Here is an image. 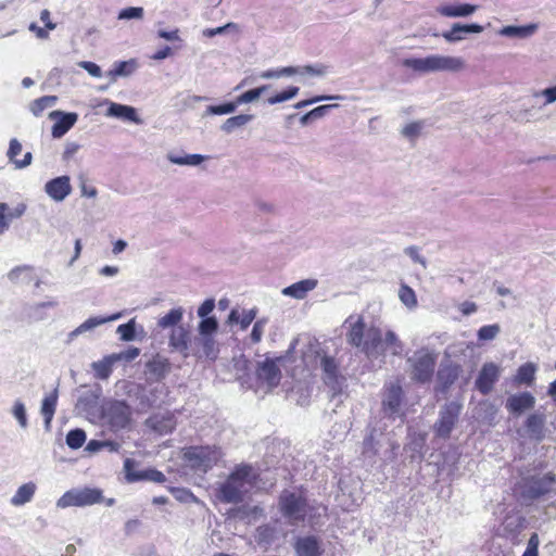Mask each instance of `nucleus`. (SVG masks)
<instances>
[{
	"mask_svg": "<svg viewBox=\"0 0 556 556\" xmlns=\"http://www.w3.org/2000/svg\"><path fill=\"white\" fill-rule=\"evenodd\" d=\"M313 341L309 336L299 337L287 354L278 357H266L257 363V380L269 389L277 387L281 380V369L285 368L292 378L299 380L293 392L300 393L301 380L313 376Z\"/></svg>",
	"mask_w": 556,
	"mask_h": 556,
	"instance_id": "1",
	"label": "nucleus"
},
{
	"mask_svg": "<svg viewBox=\"0 0 556 556\" xmlns=\"http://www.w3.org/2000/svg\"><path fill=\"white\" fill-rule=\"evenodd\" d=\"M257 472L253 466L241 464L236 466L228 478L217 488V497L227 504H238L255 485Z\"/></svg>",
	"mask_w": 556,
	"mask_h": 556,
	"instance_id": "2",
	"label": "nucleus"
},
{
	"mask_svg": "<svg viewBox=\"0 0 556 556\" xmlns=\"http://www.w3.org/2000/svg\"><path fill=\"white\" fill-rule=\"evenodd\" d=\"M403 65L418 73L431 72H458L464 68L462 58L432 54L426 58H408L403 60Z\"/></svg>",
	"mask_w": 556,
	"mask_h": 556,
	"instance_id": "3",
	"label": "nucleus"
},
{
	"mask_svg": "<svg viewBox=\"0 0 556 556\" xmlns=\"http://www.w3.org/2000/svg\"><path fill=\"white\" fill-rule=\"evenodd\" d=\"M223 457L216 446H189L184 450V459L194 471L207 472Z\"/></svg>",
	"mask_w": 556,
	"mask_h": 556,
	"instance_id": "4",
	"label": "nucleus"
},
{
	"mask_svg": "<svg viewBox=\"0 0 556 556\" xmlns=\"http://www.w3.org/2000/svg\"><path fill=\"white\" fill-rule=\"evenodd\" d=\"M103 501V493L98 488H73L66 491L55 503L60 509L68 507L91 506Z\"/></svg>",
	"mask_w": 556,
	"mask_h": 556,
	"instance_id": "5",
	"label": "nucleus"
},
{
	"mask_svg": "<svg viewBox=\"0 0 556 556\" xmlns=\"http://www.w3.org/2000/svg\"><path fill=\"white\" fill-rule=\"evenodd\" d=\"M437 362V354L428 350H419L407 359L410 364V378L425 383L431 380Z\"/></svg>",
	"mask_w": 556,
	"mask_h": 556,
	"instance_id": "6",
	"label": "nucleus"
},
{
	"mask_svg": "<svg viewBox=\"0 0 556 556\" xmlns=\"http://www.w3.org/2000/svg\"><path fill=\"white\" fill-rule=\"evenodd\" d=\"M103 417L113 430L125 429L131 421V408L125 401L113 400L103 406Z\"/></svg>",
	"mask_w": 556,
	"mask_h": 556,
	"instance_id": "7",
	"label": "nucleus"
},
{
	"mask_svg": "<svg viewBox=\"0 0 556 556\" xmlns=\"http://www.w3.org/2000/svg\"><path fill=\"white\" fill-rule=\"evenodd\" d=\"M462 404L457 402L446 403L439 412V418L433 426V430L439 438L447 439L458 421Z\"/></svg>",
	"mask_w": 556,
	"mask_h": 556,
	"instance_id": "8",
	"label": "nucleus"
},
{
	"mask_svg": "<svg viewBox=\"0 0 556 556\" xmlns=\"http://www.w3.org/2000/svg\"><path fill=\"white\" fill-rule=\"evenodd\" d=\"M280 508L290 523L296 525L304 520L305 504L301 495L292 492H283L280 496Z\"/></svg>",
	"mask_w": 556,
	"mask_h": 556,
	"instance_id": "9",
	"label": "nucleus"
},
{
	"mask_svg": "<svg viewBox=\"0 0 556 556\" xmlns=\"http://www.w3.org/2000/svg\"><path fill=\"white\" fill-rule=\"evenodd\" d=\"M340 494L338 500L344 509L351 510L357 507L362 501L361 481L355 478L341 479L339 481Z\"/></svg>",
	"mask_w": 556,
	"mask_h": 556,
	"instance_id": "10",
	"label": "nucleus"
},
{
	"mask_svg": "<svg viewBox=\"0 0 556 556\" xmlns=\"http://www.w3.org/2000/svg\"><path fill=\"white\" fill-rule=\"evenodd\" d=\"M321 378L326 386L336 393L340 390L343 376L340 374L339 363L331 356L320 357Z\"/></svg>",
	"mask_w": 556,
	"mask_h": 556,
	"instance_id": "11",
	"label": "nucleus"
},
{
	"mask_svg": "<svg viewBox=\"0 0 556 556\" xmlns=\"http://www.w3.org/2000/svg\"><path fill=\"white\" fill-rule=\"evenodd\" d=\"M124 470L128 482L152 481L163 483L166 481L165 475L156 469L136 470L135 460L131 458L125 459Z\"/></svg>",
	"mask_w": 556,
	"mask_h": 556,
	"instance_id": "12",
	"label": "nucleus"
},
{
	"mask_svg": "<svg viewBox=\"0 0 556 556\" xmlns=\"http://www.w3.org/2000/svg\"><path fill=\"white\" fill-rule=\"evenodd\" d=\"M49 118L54 121L52 126V137L62 138L77 122L78 114L74 112L52 111Z\"/></svg>",
	"mask_w": 556,
	"mask_h": 556,
	"instance_id": "13",
	"label": "nucleus"
},
{
	"mask_svg": "<svg viewBox=\"0 0 556 556\" xmlns=\"http://www.w3.org/2000/svg\"><path fill=\"white\" fill-rule=\"evenodd\" d=\"M190 331L186 326L181 325L170 330L168 345L173 351L178 352L184 357H188L190 354Z\"/></svg>",
	"mask_w": 556,
	"mask_h": 556,
	"instance_id": "14",
	"label": "nucleus"
},
{
	"mask_svg": "<svg viewBox=\"0 0 556 556\" xmlns=\"http://www.w3.org/2000/svg\"><path fill=\"white\" fill-rule=\"evenodd\" d=\"M344 325L349 328L346 332V341L357 349L362 350V346L366 337V325L362 316H350Z\"/></svg>",
	"mask_w": 556,
	"mask_h": 556,
	"instance_id": "15",
	"label": "nucleus"
},
{
	"mask_svg": "<svg viewBox=\"0 0 556 556\" xmlns=\"http://www.w3.org/2000/svg\"><path fill=\"white\" fill-rule=\"evenodd\" d=\"M45 191L53 201H64L72 192L70 177L64 175L47 181Z\"/></svg>",
	"mask_w": 556,
	"mask_h": 556,
	"instance_id": "16",
	"label": "nucleus"
},
{
	"mask_svg": "<svg viewBox=\"0 0 556 556\" xmlns=\"http://www.w3.org/2000/svg\"><path fill=\"white\" fill-rule=\"evenodd\" d=\"M500 377V367L494 363H485L476 380V387L482 394H488Z\"/></svg>",
	"mask_w": 556,
	"mask_h": 556,
	"instance_id": "17",
	"label": "nucleus"
},
{
	"mask_svg": "<svg viewBox=\"0 0 556 556\" xmlns=\"http://www.w3.org/2000/svg\"><path fill=\"white\" fill-rule=\"evenodd\" d=\"M148 428L160 435L170 433L176 427V419L173 413L154 414L146 420Z\"/></svg>",
	"mask_w": 556,
	"mask_h": 556,
	"instance_id": "18",
	"label": "nucleus"
},
{
	"mask_svg": "<svg viewBox=\"0 0 556 556\" xmlns=\"http://www.w3.org/2000/svg\"><path fill=\"white\" fill-rule=\"evenodd\" d=\"M535 405V397L530 392H521L510 395L505 403L506 409L516 415L532 409Z\"/></svg>",
	"mask_w": 556,
	"mask_h": 556,
	"instance_id": "19",
	"label": "nucleus"
},
{
	"mask_svg": "<svg viewBox=\"0 0 556 556\" xmlns=\"http://www.w3.org/2000/svg\"><path fill=\"white\" fill-rule=\"evenodd\" d=\"M25 203H17L14 206L0 202V235L9 230L13 219L22 217L26 212Z\"/></svg>",
	"mask_w": 556,
	"mask_h": 556,
	"instance_id": "20",
	"label": "nucleus"
},
{
	"mask_svg": "<svg viewBox=\"0 0 556 556\" xmlns=\"http://www.w3.org/2000/svg\"><path fill=\"white\" fill-rule=\"evenodd\" d=\"M382 337L379 328L370 327L366 331V337L364 344L362 346V352H364L368 357H377L383 354L382 349Z\"/></svg>",
	"mask_w": 556,
	"mask_h": 556,
	"instance_id": "21",
	"label": "nucleus"
},
{
	"mask_svg": "<svg viewBox=\"0 0 556 556\" xmlns=\"http://www.w3.org/2000/svg\"><path fill=\"white\" fill-rule=\"evenodd\" d=\"M483 31V26L479 24H460L455 23L452 25L451 29L444 31L442 37L447 42H458L465 39L468 34H480Z\"/></svg>",
	"mask_w": 556,
	"mask_h": 556,
	"instance_id": "22",
	"label": "nucleus"
},
{
	"mask_svg": "<svg viewBox=\"0 0 556 556\" xmlns=\"http://www.w3.org/2000/svg\"><path fill=\"white\" fill-rule=\"evenodd\" d=\"M119 314H115L112 316L103 317V316H92L86 319L83 324H80L77 328L68 333V341H73L78 336L94 330L97 327L102 326L109 321L115 320L119 318Z\"/></svg>",
	"mask_w": 556,
	"mask_h": 556,
	"instance_id": "23",
	"label": "nucleus"
},
{
	"mask_svg": "<svg viewBox=\"0 0 556 556\" xmlns=\"http://www.w3.org/2000/svg\"><path fill=\"white\" fill-rule=\"evenodd\" d=\"M106 115L129 121L137 125L142 123V119L138 116L135 108L115 102L110 103Z\"/></svg>",
	"mask_w": 556,
	"mask_h": 556,
	"instance_id": "24",
	"label": "nucleus"
},
{
	"mask_svg": "<svg viewBox=\"0 0 556 556\" xmlns=\"http://www.w3.org/2000/svg\"><path fill=\"white\" fill-rule=\"evenodd\" d=\"M56 306L58 302L55 300L29 304L24 307V315L29 321H41L47 318L46 311Z\"/></svg>",
	"mask_w": 556,
	"mask_h": 556,
	"instance_id": "25",
	"label": "nucleus"
},
{
	"mask_svg": "<svg viewBox=\"0 0 556 556\" xmlns=\"http://www.w3.org/2000/svg\"><path fill=\"white\" fill-rule=\"evenodd\" d=\"M478 7L469 3L445 4L437 9L438 13L446 17H467L477 11Z\"/></svg>",
	"mask_w": 556,
	"mask_h": 556,
	"instance_id": "26",
	"label": "nucleus"
},
{
	"mask_svg": "<svg viewBox=\"0 0 556 556\" xmlns=\"http://www.w3.org/2000/svg\"><path fill=\"white\" fill-rule=\"evenodd\" d=\"M539 29V25L536 23H531L528 25L516 26L508 25L504 26L498 30V35L504 37H513V38H529L533 36Z\"/></svg>",
	"mask_w": 556,
	"mask_h": 556,
	"instance_id": "27",
	"label": "nucleus"
},
{
	"mask_svg": "<svg viewBox=\"0 0 556 556\" xmlns=\"http://www.w3.org/2000/svg\"><path fill=\"white\" fill-rule=\"evenodd\" d=\"M402 400V388L399 383H392L387 391L383 400V408L390 415H394L399 412Z\"/></svg>",
	"mask_w": 556,
	"mask_h": 556,
	"instance_id": "28",
	"label": "nucleus"
},
{
	"mask_svg": "<svg viewBox=\"0 0 556 556\" xmlns=\"http://www.w3.org/2000/svg\"><path fill=\"white\" fill-rule=\"evenodd\" d=\"M37 485L35 482H27L17 488L14 495L11 497L10 503L14 507H21L34 498Z\"/></svg>",
	"mask_w": 556,
	"mask_h": 556,
	"instance_id": "29",
	"label": "nucleus"
},
{
	"mask_svg": "<svg viewBox=\"0 0 556 556\" xmlns=\"http://www.w3.org/2000/svg\"><path fill=\"white\" fill-rule=\"evenodd\" d=\"M119 361V356L114 354L108 355L98 362H93L91 367L94 371V377L100 380L108 379L113 370V365Z\"/></svg>",
	"mask_w": 556,
	"mask_h": 556,
	"instance_id": "30",
	"label": "nucleus"
},
{
	"mask_svg": "<svg viewBox=\"0 0 556 556\" xmlns=\"http://www.w3.org/2000/svg\"><path fill=\"white\" fill-rule=\"evenodd\" d=\"M313 290V279L298 281L282 289L281 293L296 300H303L307 293Z\"/></svg>",
	"mask_w": 556,
	"mask_h": 556,
	"instance_id": "31",
	"label": "nucleus"
},
{
	"mask_svg": "<svg viewBox=\"0 0 556 556\" xmlns=\"http://www.w3.org/2000/svg\"><path fill=\"white\" fill-rule=\"evenodd\" d=\"M185 309L184 307H175L170 309L168 313H166L164 316L160 317L157 320V327L165 330V329H173L178 326H181L180 323L184 318Z\"/></svg>",
	"mask_w": 556,
	"mask_h": 556,
	"instance_id": "32",
	"label": "nucleus"
},
{
	"mask_svg": "<svg viewBox=\"0 0 556 556\" xmlns=\"http://www.w3.org/2000/svg\"><path fill=\"white\" fill-rule=\"evenodd\" d=\"M138 67L137 61L131 59L128 61H118L113 64V67L108 72V76L115 80L117 77L130 76Z\"/></svg>",
	"mask_w": 556,
	"mask_h": 556,
	"instance_id": "33",
	"label": "nucleus"
},
{
	"mask_svg": "<svg viewBox=\"0 0 556 556\" xmlns=\"http://www.w3.org/2000/svg\"><path fill=\"white\" fill-rule=\"evenodd\" d=\"M147 369L153 378L161 380L168 374L170 365L167 358L155 356L147 363Z\"/></svg>",
	"mask_w": 556,
	"mask_h": 556,
	"instance_id": "34",
	"label": "nucleus"
},
{
	"mask_svg": "<svg viewBox=\"0 0 556 556\" xmlns=\"http://www.w3.org/2000/svg\"><path fill=\"white\" fill-rule=\"evenodd\" d=\"M538 366L533 363H526L521 365L515 376V382L518 384L531 386L535 379Z\"/></svg>",
	"mask_w": 556,
	"mask_h": 556,
	"instance_id": "35",
	"label": "nucleus"
},
{
	"mask_svg": "<svg viewBox=\"0 0 556 556\" xmlns=\"http://www.w3.org/2000/svg\"><path fill=\"white\" fill-rule=\"evenodd\" d=\"M545 425V417L542 414H531L527 421L526 428L528 432L535 439L540 440L543 438Z\"/></svg>",
	"mask_w": 556,
	"mask_h": 556,
	"instance_id": "36",
	"label": "nucleus"
},
{
	"mask_svg": "<svg viewBox=\"0 0 556 556\" xmlns=\"http://www.w3.org/2000/svg\"><path fill=\"white\" fill-rule=\"evenodd\" d=\"M254 118L252 114H239L232 117L227 118L220 129L226 134H231L235 129L240 128L249 124Z\"/></svg>",
	"mask_w": 556,
	"mask_h": 556,
	"instance_id": "37",
	"label": "nucleus"
},
{
	"mask_svg": "<svg viewBox=\"0 0 556 556\" xmlns=\"http://www.w3.org/2000/svg\"><path fill=\"white\" fill-rule=\"evenodd\" d=\"M198 344L201 346L202 353L206 358L211 361L217 358L219 350L214 337H199Z\"/></svg>",
	"mask_w": 556,
	"mask_h": 556,
	"instance_id": "38",
	"label": "nucleus"
},
{
	"mask_svg": "<svg viewBox=\"0 0 556 556\" xmlns=\"http://www.w3.org/2000/svg\"><path fill=\"white\" fill-rule=\"evenodd\" d=\"M383 353L390 351L393 355H400L403 351V343L392 330H388L382 341Z\"/></svg>",
	"mask_w": 556,
	"mask_h": 556,
	"instance_id": "39",
	"label": "nucleus"
},
{
	"mask_svg": "<svg viewBox=\"0 0 556 556\" xmlns=\"http://www.w3.org/2000/svg\"><path fill=\"white\" fill-rule=\"evenodd\" d=\"M219 327L218 320L215 316L200 318L198 324L199 337H214Z\"/></svg>",
	"mask_w": 556,
	"mask_h": 556,
	"instance_id": "40",
	"label": "nucleus"
},
{
	"mask_svg": "<svg viewBox=\"0 0 556 556\" xmlns=\"http://www.w3.org/2000/svg\"><path fill=\"white\" fill-rule=\"evenodd\" d=\"M167 159L170 163L176 165L198 166L206 159V156L201 154H187L184 156H178L170 153L167 155Z\"/></svg>",
	"mask_w": 556,
	"mask_h": 556,
	"instance_id": "41",
	"label": "nucleus"
},
{
	"mask_svg": "<svg viewBox=\"0 0 556 556\" xmlns=\"http://www.w3.org/2000/svg\"><path fill=\"white\" fill-rule=\"evenodd\" d=\"M267 323H268V319L263 317V318L257 319L253 324L252 331L248 338L249 344L255 345L262 341Z\"/></svg>",
	"mask_w": 556,
	"mask_h": 556,
	"instance_id": "42",
	"label": "nucleus"
},
{
	"mask_svg": "<svg viewBox=\"0 0 556 556\" xmlns=\"http://www.w3.org/2000/svg\"><path fill=\"white\" fill-rule=\"evenodd\" d=\"M58 101L55 96H43L31 103L30 110L34 115H40L46 109L53 106Z\"/></svg>",
	"mask_w": 556,
	"mask_h": 556,
	"instance_id": "43",
	"label": "nucleus"
},
{
	"mask_svg": "<svg viewBox=\"0 0 556 556\" xmlns=\"http://www.w3.org/2000/svg\"><path fill=\"white\" fill-rule=\"evenodd\" d=\"M33 268L28 265L17 266L11 269L8 274V278L12 282H23L30 280V274Z\"/></svg>",
	"mask_w": 556,
	"mask_h": 556,
	"instance_id": "44",
	"label": "nucleus"
},
{
	"mask_svg": "<svg viewBox=\"0 0 556 556\" xmlns=\"http://www.w3.org/2000/svg\"><path fill=\"white\" fill-rule=\"evenodd\" d=\"M238 108L237 101L225 102L218 105H208L205 115H226L233 113Z\"/></svg>",
	"mask_w": 556,
	"mask_h": 556,
	"instance_id": "45",
	"label": "nucleus"
},
{
	"mask_svg": "<svg viewBox=\"0 0 556 556\" xmlns=\"http://www.w3.org/2000/svg\"><path fill=\"white\" fill-rule=\"evenodd\" d=\"M66 444L73 450H77L86 442V433L83 429H73L66 434Z\"/></svg>",
	"mask_w": 556,
	"mask_h": 556,
	"instance_id": "46",
	"label": "nucleus"
},
{
	"mask_svg": "<svg viewBox=\"0 0 556 556\" xmlns=\"http://www.w3.org/2000/svg\"><path fill=\"white\" fill-rule=\"evenodd\" d=\"M58 404V389L46 395L41 402L40 412L42 415H54Z\"/></svg>",
	"mask_w": 556,
	"mask_h": 556,
	"instance_id": "47",
	"label": "nucleus"
},
{
	"mask_svg": "<svg viewBox=\"0 0 556 556\" xmlns=\"http://www.w3.org/2000/svg\"><path fill=\"white\" fill-rule=\"evenodd\" d=\"M12 415L17 420L22 429H26L28 427L26 407L22 401L16 400L14 402L12 407Z\"/></svg>",
	"mask_w": 556,
	"mask_h": 556,
	"instance_id": "48",
	"label": "nucleus"
},
{
	"mask_svg": "<svg viewBox=\"0 0 556 556\" xmlns=\"http://www.w3.org/2000/svg\"><path fill=\"white\" fill-rule=\"evenodd\" d=\"M267 88H268V86L264 85V86H261V87H257L254 89H250V90L243 92L242 94H240L239 97H237L236 101H237L238 105L243 104V103L253 102V101L257 100L262 96V93L267 90Z\"/></svg>",
	"mask_w": 556,
	"mask_h": 556,
	"instance_id": "49",
	"label": "nucleus"
},
{
	"mask_svg": "<svg viewBox=\"0 0 556 556\" xmlns=\"http://www.w3.org/2000/svg\"><path fill=\"white\" fill-rule=\"evenodd\" d=\"M299 93V87L290 86L286 90L278 92L270 98H268L267 102L269 104H277L293 99Z\"/></svg>",
	"mask_w": 556,
	"mask_h": 556,
	"instance_id": "50",
	"label": "nucleus"
},
{
	"mask_svg": "<svg viewBox=\"0 0 556 556\" xmlns=\"http://www.w3.org/2000/svg\"><path fill=\"white\" fill-rule=\"evenodd\" d=\"M399 298L402 303L408 308H414L417 305L415 291L408 286L403 285L399 290Z\"/></svg>",
	"mask_w": 556,
	"mask_h": 556,
	"instance_id": "51",
	"label": "nucleus"
},
{
	"mask_svg": "<svg viewBox=\"0 0 556 556\" xmlns=\"http://www.w3.org/2000/svg\"><path fill=\"white\" fill-rule=\"evenodd\" d=\"M458 372L456 368L446 367L438 372V378L443 384L444 389H447L457 379Z\"/></svg>",
	"mask_w": 556,
	"mask_h": 556,
	"instance_id": "52",
	"label": "nucleus"
},
{
	"mask_svg": "<svg viewBox=\"0 0 556 556\" xmlns=\"http://www.w3.org/2000/svg\"><path fill=\"white\" fill-rule=\"evenodd\" d=\"M501 332V327L497 324L483 326L478 330V339L480 341H490L497 337Z\"/></svg>",
	"mask_w": 556,
	"mask_h": 556,
	"instance_id": "53",
	"label": "nucleus"
},
{
	"mask_svg": "<svg viewBox=\"0 0 556 556\" xmlns=\"http://www.w3.org/2000/svg\"><path fill=\"white\" fill-rule=\"evenodd\" d=\"M295 551L299 556H313V536L299 539Z\"/></svg>",
	"mask_w": 556,
	"mask_h": 556,
	"instance_id": "54",
	"label": "nucleus"
},
{
	"mask_svg": "<svg viewBox=\"0 0 556 556\" xmlns=\"http://www.w3.org/2000/svg\"><path fill=\"white\" fill-rule=\"evenodd\" d=\"M532 97L535 99L542 97L544 99L543 106L551 105L556 102V85L533 91Z\"/></svg>",
	"mask_w": 556,
	"mask_h": 556,
	"instance_id": "55",
	"label": "nucleus"
},
{
	"mask_svg": "<svg viewBox=\"0 0 556 556\" xmlns=\"http://www.w3.org/2000/svg\"><path fill=\"white\" fill-rule=\"evenodd\" d=\"M117 333L124 341H132L136 333V324L134 319H130L126 324H122L117 327Z\"/></svg>",
	"mask_w": 556,
	"mask_h": 556,
	"instance_id": "56",
	"label": "nucleus"
},
{
	"mask_svg": "<svg viewBox=\"0 0 556 556\" xmlns=\"http://www.w3.org/2000/svg\"><path fill=\"white\" fill-rule=\"evenodd\" d=\"M422 128H424L422 122H412L402 128L401 134L405 138L409 139V140H414L420 135Z\"/></svg>",
	"mask_w": 556,
	"mask_h": 556,
	"instance_id": "57",
	"label": "nucleus"
},
{
	"mask_svg": "<svg viewBox=\"0 0 556 556\" xmlns=\"http://www.w3.org/2000/svg\"><path fill=\"white\" fill-rule=\"evenodd\" d=\"M295 73V68L293 67H282L278 70H268L263 72L260 76L264 79H271V78H280L283 76H291Z\"/></svg>",
	"mask_w": 556,
	"mask_h": 556,
	"instance_id": "58",
	"label": "nucleus"
},
{
	"mask_svg": "<svg viewBox=\"0 0 556 556\" xmlns=\"http://www.w3.org/2000/svg\"><path fill=\"white\" fill-rule=\"evenodd\" d=\"M143 12H144L143 9L140 7H128V8L123 9L118 13V18L119 20H132V18L140 20L143 17Z\"/></svg>",
	"mask_w": 556,
	"mask_h": 556,
	"instance_id": "59",
	"label": "nucleus"
},
{
	"mask_svg": "<svg viewBox=\"0 0 556 556\" xmlns=\"http://www.w3.org/2000/svg\"><path fill=\"white\" fill-rule=\"evenodd\" d=\"M257 315V308H251V309H243L241 313L239 326L241 330H245L256 318Z\"/></svg>",
	"mask_w": 556,
	"mask_h": 556,
	"instance_id": "60",
	"label": "nucleus"
},
{
	"mask_svg": "<svg viewBox=\"0 0 556 556\" xmlns=\"http://www.w3.org/2000/svg\"><path fill=\"white\" fill-rule=\"evenodd\" d=\"M230 29L238 31V25L235 24V23H228V24H226L224 26H220V27L206 28V29L203 30V35L205 37L212 38V37H214L216 35H222V34H224V33H226V31H228Z\"/></svg>",
	"mask_w": 556,
	"mask_h": 556,
	"instance_id": "61",
	"label": "nucleus"
},
{
	"mask_svg": "<svg viewBox=\"0 0 556 556\" xmlns=\"http://www.w3.org/2000/svg\"><path fill=\"white\" fill-rule=\"evenodd\" d=\"M215 308V300L206 299L197 309V315L199 318L212 317L211 313Z\"/></svg>",
	"mask_w": 556,
	"mask_h": 556,
	"instance_id": "62",
	"label": "nucleus"
},
{
	"mask_svg": "<svg viewBox=\"0 0 556 556\" xmlns=\"http://www.w3.org/2000/svg\"><path fill=\"white\" fill-rule=\"evenodd\" d=\"M404 253L412 258L413 262L420 264L424 268L427 267L426 258L420 255L419 248L415 245H410L405 248Z\"/></svg>",
	"mask_w": 556,
	"mask_h": 556,
	"instance_id": "63",
	"label": "nucleus"
},
{
	"mask_svg": "<svg viewBox=\"0 0 556 556\" xmlns=\"http://www.w3.org/2000/svg\"><path fill=\"white\" fill-rule=\"evenodd\" d=\"M77 65L84 68L92 77L100 78L102 76L101 67L93 62L80 61L77 63Z\"/></svg>",
	"mask_w": 556,
	"mask_h": 556,
	"instance_id": "64",
	"label": "nucleus"
}]
</instances>
